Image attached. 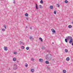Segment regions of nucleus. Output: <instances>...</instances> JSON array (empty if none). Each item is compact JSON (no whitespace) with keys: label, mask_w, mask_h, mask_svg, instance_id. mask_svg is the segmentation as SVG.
Listing matches in <instances>:
<instances>
[{"label":"nucleus","mask_w":73,"mask_h":73,"mask_svg":"<svg viewBox=\"0 0 73 73\" xmlns=\"http://www.w3.org/2000/svg\"><path fill=\"white\" fill-rule=\"evenodd\" d=\"M52 55L50 54H47L46 56V58L48 60H50L52 59Z\"/></svg>","instance_id":"nucleus-1"},{"label":"nucleus","mask_w":73,"mask_h":73,"mask_svg":"<svg viewBox=\"0 0 73 73\" xmlns=\"http://www.w3.org/2000/svg\"><path fill=\"white\" fill-rule=\"evenodd\" d=\"M66 38H67V39L68 41H70V40L73 39L72 38V36H67Z\"/></svg>","instance_id":"nucleus-2"},{"label":"nucleus","mask_w":73,"mask_h":73,"mask_svg":"<svg viewBox=\"0 0 73 73\" xmlns=\"http://www.w3.org/2000/svg\"><path fill=\"white\" fill-rule=\"evenodd\" d=\"M17 65L16 64H14L13 66L14 69H17Z\"/></svg>","instance_id":"nucleus-3"},{"label":"nucleus","mask_w":73,"mask_h":73,"mask_svg":"<svg viewBox=\"0 0 73 73\" xmlns=\"http://www.w3.org/2000/svg\"><path fill=\"white\" fill-rule=\"evenodd\" d=\"M3 49L5 51L8 50V48L7 47L4 46L3 48Z\"/></svg>","instance_id":"nucleus-4"},{"label":"nucleus","mask_w":73,"mask_h":73,"mask_svg":"<svg viewBox=\"0 0 73 73\" xmlns=\"http://www.w3.org/2000/svg\"><path fill=\"white\" fill-rule=\"evenodd\" d=\"M69 43L70 44H72L73 43V39H71V40H70V41L69 42Z\"/></svg>","instance_id":"nucleus-5"},{"label":"nucleus","mask_w":73,"mask_h":73,"mask_svg":"<svg viewBox=\"0 0 73 73\" xmlns=\"http://www.w3.org/2000/svg\"><path fill=\"white\" fill-rule=\"evenodd\" d=\"M51 31H52V32H53V33H56V31H55V30H54V29H51Z\"/></svg>","instance_id":"nucleus-6"},{"label":"nucleus","mask_w":73,"mask_h":73,"mask_svg":"<svg viewBox=\"0 0 73 73\" xmlns=\"http://www.w3.org/2000/svg\"><path fill=\"white\" fill-rule=\"evenodd\" d=\"M39 61L40 62H43V60L41 58H40L39 59Z\"/></svg>","instance_id":"nucleus-7"},{"label":"nucleus","mask_w":73,"mask_h":73,"mask_svg":"<svg viewBox=\"0 0 73 73\" xmlns=\"http://www.w3.org/2000/svg\"><path fill=\"white\" fill-rule=\"evenodd\" d=\"M29 39L31 40H33V37H32V36H29Z\"/></svg>","instance_id":"nucleus-8"},{"label":"nucleus","mask_w":73,"mask_h":73,"mask_svg":"<svg viewBox=\"0 0 73 73\" xmlns=\"http://www.w3.org/2000/svg\"><path fill=\"white\" fill-rule=\"evenodd\" d=\"M13 61H16V58L15 57H14L13 59Z\"/></svg>","instance_id":"nucleus-9"},{"label":"nucleus","mask_w":73,"mask_h":73,"mask_svg":"<svg viewBox=\"0 0 73 73\" xmlns=\"http://www.w3.org/2000/svg\"><path fill=\"white\" fill-rule=\"evenodd\" d=\"M31 72H32V73H33V72H35V70L33 69H31Z\"/></svg>","instance_id":"nucleus-10"},{"label":"nucleus","mask_w":73,"mask_h":73,"mask_svg":"<svg viewBox=\"0 0 73 73\" xmlns=\"http://www.w3.org/2000/svg\"><path fill=\"white\" fill-rule=\"evenodd\" d=\"M45 62L46 64H49V62L48 61H45Z\"/></svg>","instance_id":"nucleus-11"},{"label":"nucleus","mask_w":73,"mask_h":73,"mask_svg":"<svg viewBox=\"0 0 73 73\" xmlns=\"http://www.w3.org/2000/svg\"><path fill=\"white\" fill-rule=\"evenodd\" d=\"M70 60V58H69V57L67 58H66V61H69Z\"/></svg>","instance_id":"nucleus-12"},{"label":"nucleus","mask_w":73,"mask_h":73,"mask_svg":"<svg viewBox=\"0 0 73 73\" xmlns=\"http://www.w3.org/2000/svg\"><path fill=\"white\" fill-rule=\"evenodd\" d=\"M39 39L40 40V41H41L42 42V41H43V40H42V38L40 37L39 38Z\"/></svg>","instance_id":"nucleus-13"},{"label":"nucleus","mask_w":73,"mask_h":73,"mask_svg":"<svg viewBox=\"0 0 73 73\" xmlns=\"http://www.w3.org/2000/svg\"><path fill=\"white\" fill-rule=\"evenodd\" d=\"M53 7L52 6H50V9H53Z\"/></svg>","instance_id":"nucleus-14"},{"label":"nucleus","mask_w":73,"mask_h":73,"mask_svg":"<svg viewBox=\"0 0 73 73\" xmlns=\"http://www.w3.org/2000/svg\"><path fill=\"white\" fill-rule=\"evenodd\" d=\"M26 68H27V67H28V64H27V63H26L25 65Z\"/></svg>","instance_id":"nucleus-15"},{"label":"nucleus","mask_w":73,"mask_h":73,"mask_svg":"<svg viewBox=\"0 0 73 73\" xmlns=\"http://www.w3.org/2000/svg\"><path fill=\"white\" fill-rule=\"evenodd\" d=\"M63 72L64 73H66V70H63Z\"/></svg>","instance_id":"nucleus-16"},{"label":"nucleus","mask_w":73,"mask_h":73,"mask_svg":"<svg viewBox=\"0 0 73 73\" xmlns=\"http://www.w3.org/2000/svg\"><path fill=\"white\" fill-rule=\"evenodd\" d=\"M68 27L69 28H72V26L71 25H69L68 26Z\"/></svg>","instance_id":"nucleus-17"},{"label":"nucleus","mask_w":73,"mask_h":73,"mask_svg":"<svg viewBox=\"0 0 73 73\" xmlns=\"http://www.w3.org/2000/svg\"><path fill=\"white\" fill-rule=\"evenodd\" d=\"M68 39L67 38L65 39V41L66 42L68 43Z\"/></svg>","instance_id":"nucleus-18"},{"label":"nucleus","mask_w":73,"mask_h":73,"mask_svg":"<svg viewBox=\"0 0 73 73\" xmlns=\"http://www.w3.org/2000/svg\"><path fill=\"white\" fill-rule=\"evenodd\" d=\"M25 16L26 17L28 16V13H26L25 14Z\"/></svg>","instance_id":"nucleus-19"},{"label":"nucleus","mask_w":73,"mask_h":73,"mask_svg":"<svg viewBox=\"0 0 73 73\" xmlns=\"http://www.w3.org/2000/svg\"><path fill=\"white\" fill-rule=\"evenodd\" d=\"M20 44H22V45H24V43L23 42H22L21 41V42H20Z\"/></svg>","instance_id":"nucleus-20"},{"label":"nucleus","mask_w":73,"mask_h":73,"mask_svg":"<svg viewBox=\"0 0 73 73\" xmlns=\"http://www.w3.org/2000/svg\"><path fill=\"white\" fill-rule=\"evenodd\" d=\"M26 49L27 50H29V46H28L26 48Z\"/></svg>","instance_id":"nucleus-21"},{"label":"nucleus","mask_w":73,"mask_h":73,"mask_svg":"<svg viewBox=\"0 0 73 73\" xmlns=\"http://www.w3.org/2000/svg\"><path fill=\"white\" fill-rule=\"evenodd\" d=\"M40 3H41V4H42L43 3V1H42V0H41L40 1Z\"/></svg>","instance_id":"nucleus-22"},{"label":"nucleus","mask_w":73,"mask_h":73,"mask_svg":"<svg viewBox=\"0 0 73 73\" xmlns=\"http://www.w3.org/2000/svg\"><path fill=\"white\" fill-rule=\"evenodd\" d=\"M64 3H68V1H67L66 0H65L64 1Z\"/></svg>","instance_id":"nucleus-23"},{"label":"nucleus","mask_w":73,"mask_h":73,"mask_svg":"<svg viewBox=\"0 0 73 73\" xmlns=\"http://www.w3.org/2000/svg\"><path fill=\"white\" fill-rule=\"evenodd\" d=\"M3 27H4V28H5V29H7V26L4 25L3 26Z\"/></svg>","instance_id":"nucleus-24"},{"label":"nucleus","mask_w":73,"mask_h":73,"mask_svg":"<svg viewBox=\"0 0 73 73\" xmlns=\"http://www.w3.org/2000/svg\"><path fill=\"white\" fill-rule=\"evenodd\" d=\"M65 52H68V50H67L66 49H65Z\"/></svg>","instance_id":"nucleus-25"},{"label":"nucleus","mask_w":73,"mask_h":73,"mask_svg":"<svg viewBox=\"0 0 73 73\" xmlns=\"http://www.w3.org/2000/svg\"><path fill=\"white\" fill-rule=\"evenodd\" d=\"M42 49H45V47H42Z\"/></svg>","instance_id":"nucleus-26"},{"label":"nucleus","mask_w":73,"mask_h":73,"mask_svg":"<svg viewBox=\"0 0 73 73\" xmlns=\"http://www.w3.org/2000/svg\"><path fill=\"white\" fill-rule=\"evenodd\" d=\"M17 52H14V54H17Z\"/></svg>","instance_id":"nucleus-27"},{"label":"nucleus","mask_w":73,"mask_h":73,"mask_svg":"<svg viewBox=\"0 0 73 73\" xmlns=\"http://www.w3.org/2000/svg\"><path fill=\"white\" fill-rule=\"evenodd\" d=\"M36 9H38V8L37 7V4L36 5Z\"/></svg>","instance_id":"nucleus-28"},{"label":"nucleus","mask_w":73,"mask_h":73,"mask_svg":"<svg viewBox=\"0 0 73 73\" xmlns=\"http://www.w3.org/2000/svg\"><path fill=\"white\" fill-rule=\"evenodd\" d=\"M31 61H34V59H33V58H31Z\"/></svg>","instance_id":"nucleus-29"},{"label":"nucleus","mask_w":73,"mask_h":73,"mask_svg":"<svg viewBox=\"0 0 73 73\" xmlns=\"http://www.w3.org/2000/svg\"><path fill=\"white\" fill-rule=\"evenodd\" d=\"M2 31H5V29H2Z\"/></svg>","instance_id":"nucleus-30"},{"label":"nucleus","mask_w":73,"mask_h":73,"mask_svg":"<svg viewBox=\"0 0 73 73\" xmlns=\"http://www.w3.org/2000/svg\"><path fill=\"white\" fill-rule=\"evenodd\" d=\"M24 48L25 47L24 46H22V48L23 49H24Z\"/></svg>","instance_id":"nucleus-31"},{"label":"nucleus","mask_w":73,"mask_h":73,"mask_svg":"<svg viewBox=\"0 0 73 73\" xmlns=\"http://www.w3.org/2000/svg\"><path fill=\"white\" fill-rule=\"evenodd\" d=\"M57 5H58V7H60V5L58 4H57Z\"/></svg>","instance_id":"nucleus-32"},{"label":"nucleus","mask_w":73,"mask_h":73,"mask_svg":"<svg viewBox=\"0 0 73 73\" xmlns=\"http://www.w3.org/2000/svg\"><path fill=\"white\" fill-rule=\"evenodd\" d=\"M39 7H40V8H42V7L41 5H39Z\"/></svg>","instance_id":"nucleus-33"},{"label":"nucleus","mask_w":73,"mask_h":73,"mask_svg":"<svg viewBox=\"0 0 73 73\" xmlns=\"http://www.w3.org/2000/svg\"><path fill=\"white\" fill-rule=\"evenodd\" d=\"M54 14H56V11H54Z\"/></svg>","instance_id":"nucleus-34"},{"label":"nucleus","mask_w":73,"mask_h":73,"mask_svg":"<svg viewBox=\"0 0 73 73\" xmlns=\"http://www.w3.org/2000/svg\"><path fill=\"white\" fill-rule=\"evenodd\" d=\"M30 29H31V30L32 29V27H30Z\"/></svg>","instance_id":"nucleus-35"},{"label":"nucleus","mask_w":73,"mask_h":73,"mask_svg":"<svg viewBox=\"0 0 73 73\" xmlns=\"http://www.w3.org/2000/svg\"><path fill=\"white\" fill-rule=\"evenodd\" d=\"M13 3L14 4H15V1H14L13 2Z\"/></svg>","instance_id":"nucleus-36"},{"label":"nucleus","mask_w":73,"mask_h":73,"mask_svg":"<svg viewBox=\"0 0 73 73\" xmlns=\"http://www.w3.org/2000/svg\"><path fill=\"white\" fill-rule=\"evenodd\" d=\"M48 52H50V51H47Z\"/></svg>","instance_id":"nucleus-37"},{"label":"nucleus","mask_w":73,"mask_h":73,"mask_svg":"<svg viewBox=\"0 0 73 73\" xmlns=\"http://www.w3.org/2000/svg\"><path fill=\"white\" fill-rule=\"evenodd\" d=\"M28 28V27H27V26L26 27V28Z\"/></svg>","instance_id":"nucleus-38"},{"label":"nucleus","mask_w":73,"mask_h":73,"mask_svg":"<svg viewBox=\"0 0 73 73\" xmlns=\"http://www.w3.org/2000/svg\"><path fill=\"white\" fill-rule=\"evenodd\" d=\"M19 50L20 51V50H21V49H19Z\"/></svg>","instance_id":"nucleus-39"},{"label":"nucleus","mask_w":73,"mask_h":73,"mask_svg":"<svg viewBox=\"0 0 73 73\" xmlns=\"http://www.w3.org/2000/svg\"><path fill=\"white\" fill-rule=\"evenodd\" d=\"M26 19H27V20H28V18H26Z\"/></svg>","instance_id":"nucleus-40"},{"label":"nucleus","mask_w":73,"mask_h":73,"mask_svg":"<svg viewBox=\"0 0 73 73\" xmlns=\"http://www.w3.org/2000/svg\"><path fill=\"white\" fill-rule=\"evenodd\" d=\"M72 24H73V22H72Z\"/></svg>","instance_id":"nucleus-41"},{"label":"nucleus","mask_w":73,"mask_h":73,"mask_svg":"<svg viewBox=\"0 0 73 73\" xmlns=\"http://www.w3.org/2000/svg\"><path fill=\"white\" fill-rule=\"evenodd\" d=\"M3 0H0V1H3Z\"/></svg>","instance_id":"nucleus-42"},{"label":"nucleus","mask_w":73,"mask_h":73,"mask_svg":"<svg viewBox=\"0 0 73 73\" xmlns=\"http://www.w3.org/2000/svg\"><path fill=\"white\" fill-rule=\"evenodd\" d=\"M17 62H18V63L19 62V61H17Z\"/></svg>","instance_id":"nucleus-43"},{"label":"nucleus","mask_w":73,"mask_h":73,"mask_svg":"<svg viewBox=\"0 0 73 73\" xmlns=\"http://www.w3.org/2000/svg\"><path fill=\"white\" fill-rule=\"evenodd\" d=\"M54 44V43L53 42L52 43V44Z\"/></svg>","instance_id":"nucleus-44"},{"label":"nucleus","mask_w":73,"mask_h":73,"mask_svg":"<svg viewBox=\"0 0 73 73\" xmlns=\"http://www.w3.org/2000/svg\"><path fill=\"white\" fill-rule=\"evenodd\" d=\"M15 73H16V72H15Z\"/></svg>","instance_id":"nucleus-45"}]
</instances>
